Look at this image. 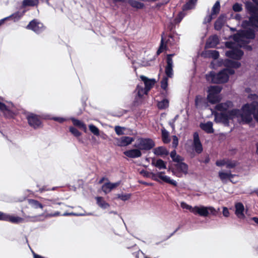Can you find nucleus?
<instances>
[{"mask_svg":"<svg viewBox=\"0 0 258 258\" xmlns=\"http://www.w3.org/2000/svg\"><path fill=\"white\" fill-rule=\"evenodd\" d=\"M29 219L27 221H30V222H36L39 221V217L38 216L35 217H29Z\"/></svg>","mask_w":258,"mask_h":258,"instance_id":"4d7b16f0","label":"nucleus"},{"mask_svg":"<svg viewBox=\"0 0 258 258\" xmlns=\"http://www.w3.org/2000/svg\"><path fill=\"white\" fill-rule=\"evenodd\" d=\"M155 146L154 142L150 139L139 138L134 147L141 150H149Z\"/></svg>","mask_w":258,"mask_h":258,"instance_id":"423d86ee","label":"nucleus"},{"mask_svg":"<svg viewBox=\"0 0 258 258\" xmlns=\"http://www.w3.org/2000/svg\"><path fill=\"white\" fill-rule=\"evenodd\" d=\"M135 92H137L138 97L141 98L144 94H147L148 91L141 84L137 86Z\"/></svg>","mask_w":258,"mask_h":258,"instance_id":"bb28decb","label":"nucleus"},{"mask_svg":"<svg viewBox=\"0 0 258 258\" xmlns=\"http://www.w3.org/2000/svg\"><path fill=\"white\" fill-rule=\"evenodd\" d=\"M221 91V88L220 86H210L208 89V95L207 96L209 102L212 104L219 102L221 99L219 95Z\"/></svg>","mask_w":258,"mask_h":258,"instance_id":"39448f33","label":"nucleus"},{"mask_svg":"<svg viewBox=\"0 0 258 258\" xmlns=\"http://www.w3.org/2000/svg\"><path fill=\"white\" fill-rule=\"evenodd\" d=\"M223 215L225 217H228L229 216V212L226 207L223 208Z\"/></svg>","mask_w":258,"mask_h":258,"instance_id":"864d4df0","label":"nucleus"},{"mask_svg":"<svg viewBox=\"0 0 258 258\" xmlns=\"http://www.w3.org/2000/svg\"><path fill=\"white\" fill-rule=\"evenodd\" d=\"M168 85V79L166 77H164L161 81V88L164 90L166 89Z\"/></svg>","mask_w":258,"mask_h":258,"instance_id":"c03bdc74","label":"nucleus"},{"mask_svg":"<svg viewBox=\"0 0 258 258\" xmlns=\"http://www.w3.org/2000/svg\"><path fill=\"white\" fill-rule=\"evenodd\" d=\"M141 80L144 82L145 88L148 91L153 87L155 84V80L153 79H148L147 77L141 76L140 77Z\"/></svg>","mask_w":258,"mask_h":258,"instance_id":"f3484780","label":"nucleus"},{"mask_svg":"<svg viewBox=\"0 0 258 258\" xmlns=\"http://www.w3.org/2000/svg\"><path fill=\"white\" fill-rule=\"evenodd\" d=\"M117 145L120 147L127 146L135 141V138L128 136H123L119 139H116Z\"/></svg>","mask_w":258,"mask_h":258,"instance_id":"f8f14e48","label":"nucleus"},{"mask_svg":"<svg viewBox=\"0 0 258 258\" xmlns=\"http://www.w3.org/2000/svg\"><path fill=\"white\" fill-rule=\"evenodd\" d=\"M162 137L164 143H168L169 142L170 139H169L168 132L165 130H162Z\"/></svg>","mask_w":258,"mask_h":258,"instance_id":"e433bc0d","label":"nucleus"},{"mask_svg":"<svg viewBox=\"0 0 258 258\" xmlns=\"http://www.w3.org/2000/svg\"><path fill=\"white\" fill-rule=\"evenodd\" d=\"M127 3L133 8L136 9H142L144 7L143 3L135 0H128Z\"/></svg>","mask_w":258,"mask_h":258,"instance_id":"c756f323","label":"nucleus"},{"mask_svg":"<svg viewBox=\"0 0 258 258\" xmlns=\"http://www.w3.org/2000/svg\"><path fill=\"white\" fill-rule=\"evenodd\" d=\"M197 1L198 0H189L183 6V10H187L193 9L195 7Z\"/></svg>","mask_w":258,"mask_h":258,"instance_id":"2f4dec72","label":"nucleus"},{"mask_svg":"<svg viewBox=\"0 0 258 258\" xmlns=\"http://www.w3.org/2000/svg\"><path fill=\"white\" fill-rule=\"evenodd\" d=\"M202 100V98L200 96H197L196 98L195 104L197 107L200 106V103Z\"/></svg>","mask_w":258,"mask_h":258,"instance_id":"6e6d98bb","label":"nucleus"},{"mask_svg":"<svg viewBox=\"0 0 258 258\" xmlns=\"http://www.w3.org/2000/svg\"><path fill=\"white\" fill-rule=\"evenodd\" d=\"M123 154L127 157L131 158H137L142 156V152L139 148L128 150L123 152Z\"/></svg>","mask_w":258,"mask_h":258,"instance_id":"ddd939ff","label":"nucleus"},{"mask_svg":"<svg viewBox=\"0 0 258 258\" xmlns=\"http://www.w3.org/2000/svg\"><path fill=\"white\" fill-rule=\"evenodd\" d=\"M176 170L177 173H174L177 176L181 177L182 174H186L188 171V166L186 164L181 162L175 164Z\"/></svg>","mask_w":258,"mask_h":258,"instance_id":"9d476101","label":"nucleus"},{"mask_svg":"<svg viewBox=\"0 0 258 258\" xmlns=\"http://www.w3.org/2000/svg\"><path fill=\"white\" fill-rule=\"evenodd\" d=\"M224 63L227 68L223 70L218 74L211 72L206 75L207 81L217 84L225 83L228 80L229 75H232L234 73L233 68H238L240 66V63L239 62L229 59H225Z\"/></svg>","mask_w":258,"mask_h":258,"instance_id":"7ed1b4c3","label":"nucleus"},{"mask_svg":"<svg viewBox=\"0 0 258 258\" xmlns=\"http://www.w3.org/2000/svg\"><path fill=\"white\" fill-rule=\"evenodd\" d=\"M8 21V18L6 17L4 19H2L0 20V26H1L2 24H3L5 21Z\"/></svg>","mask_w":258,"mask_h":258,"instance_id":"e2e57ef3","label":"nucleus"},{"mask_svg":"<svg viewBox=\"0 0 258 258\" xmlns=\"http://www.w3.org/2000/svg\"><path fill=\"white\" fill-rule=\"evenodd\" d=\"M219 42V39L217 36L214 35L210 37L206 43L207 47H215Z\"/></svg>","mask_w":258,"mask_h":258,"instance_id":"5701e85b","label":"nucleus"},{"mask_svg":"<svg viewBox=\"0 0 258 258\" xmlns=\"http://www.w3.org/2000/svg\"><path fill=\"white\" fill-rule=\"evenodd\" d=\"M243 52L239 49H232L226 52V55L230 58L238 60L241 58Z\"/></svg>","mask_w":258,"mask_h":258,"instance_id":"9b49d317","label":"nucleus"},{"mask_svg":"<svg viewBox=\"0 0 258 258\" xmlns=\"http://www.w3.org/2000/svg\"><path fill=\"white\" fill-rule=\"evenodd\" d=\"M38 3V0H23V6H37Z\"/></svg>","mask_w":258,"mask_h":258,"instance_id":"473e14b6","label":"nucleus"},{"mask_svg":"<svg viewBox=\"0 0 258 258\" xmlns=\"http://www.w3.org/2000/svg\"><path fill=\"white\" fill-rule=\"evenodd\" d=\"M117 198L121 199L122 201H126L131 197L130 194H118L117 195Z\"/></svg>","mask_w":258,"mask_h":258,"instance_id":"a18cd8bd","label":"nucleus"},{"mask_svg":"<svg viewBox=\"0 0 258 258\" xmlns=\"http://www.w3.org/2000/svg\"><path fill=\"white\" fill-rule=\"evenodd\" d=\"M226 22V17L224 15H221L216 20L215 23V29L217 30H220Z\"/></svg>","mask_w":258,"mask_h":258,"instance_id":"412c9836","label":"nucleus"},{"mask_svg":"<svg viewBox=\"0 0 258 258\" xmlns=\"http://www.w3.org/2000/svg\"><path fill=\"white\" fill-rule=\"evenodd\" d=\"M226 161H227V159H226L218 160L216 161V164L218 166H226Z\"/></svg>","mask_w":258,"mask_h":258,"instance_id":"de8ad7c7","label":"nucleus"},{"mask_svg":"<svg viewBox=\"0 0 258 258\" xmlns=\"http://www.w3.org/2000/svg\"><path fill=\"white\" fill-rule=\"evenodd\" d=\"M44 201H45V206H50L51 205L50 204V202H52V204H55V201L54 200H47V199H45L44 200Z\"/></svg>","mask_w":258,"mask_h":258,"instance_id":"13d9d810","label":"nucleus"},{"mask_svg":"<svg viewBox=\"0 0 258 258\" xmlns=\"http://www.w3.org/2000/svg\"><path fill=\"white\" fill-rule=\"evenodd\" d=\"M52 119H53L55 121H58L60 123L63 122V121L66 120V119L62 118V117H53Z\"/></svg>","mask_w":258,"mask_h":258,"instance_id":"5fc2aeb1","label":"nucleus"},{"mask_svg":"<svg viewBox=\"0 0 258 258\" xmlns=\"http://www.w3.org/2000/svg\"><path fill=\"white\" fill-rule=\"evenodd\" d=\"M71 119L72 120L74 125L83 129L85 131H86V126L82 121L74 118H71Z\"/></svg>","mask_w":258,"mask_h":258,"instance_id":"7c9ffc66","label":"nucleus"},{"mask_svg":"<svg viewBox=\"0 0 258 258\" xmlns=\"http://www.w3.org/2000/svg\"><path fill=\"white\" fill-rule=\"evenodd\" d=\"M152 164L159 169L166 168V163L161 159H158L157 160L153 159L152 162Z\"/></svg>","mask_w":258,"mask_h":258,"instance_id":"cd10ccee","label":"nucleus"},{"mask_svg":"<svg viewBox=\"0 0 258 258\" xmlns=\"http://www.w3.org/2000/svg\"><path fill=\"white\" fill-rule=\"evenodd\" d=\"M29 203L35 209H37L38 208L42 209L43 208V206L41 203L35 200H30L29 201Z\"/></svg>","mask_w":258,"mask_h":258,"instance_id":"c9c22d12","label":"nucleus"},{"mask_svg":"<svg viewBox=\"0 0 258 258\" xmlns=\"http://www.w3.org/2000/svg\"><path fill=\"white\" fill-rule=\"evenodd\" d=\"M176 155H177V154H176V152L175 150H173L170 153V157L172 158V159L174 158Z\"/></svg>","mask_w":258,"mask_h":258,"instance_id":"680f3d73","label":"nucleus"},{"mask_svg":"<svg viewBox=\"0 0 258 258\" xmlns=\"http://www.w3.org/2000/svg\"><path fill=\"white\" fill-rule=\"evenodd\" d=\"M251 92L250 88L245 89V92L248 93L247 98L251 102L243 105L241 109L229 110L233 105L230 101L217 104L215 108L221 112L214 113L215 121L227 124L229 119L237 118L242 124H249L254 119L258 122V103L255 102L258 97Z\"/></svg>","mask_w":258,"mask_h":258,"instance_id":"f257e3e1","label":"nucleus"},{"mask_svg":"<svg viewBox=\"0 0 258 258\" xmlns=\"http://www.w3.org/2000/svg\"><path fill=\"white\" fill-rule=\"evenodd\" d=\"M165 47H166V45L164 44L163 38V37H162V39H161V45H160V46L159 49L158 50V51L157 52V54H159L160 53H161L165 49Z\"/></svg>","mask_w":258,"mask_h":258,"instance_id":"49530a36","label":"nucleus"},{"mask_svg":"<svg viewBox=\"0 0 258 258\" xmlns=\"http://www.w3.org/2000/svg\"><path fill=\"white\" fill-rule=\"evenodd\" d=\"M125 129V127L120 126H115L114 127L115 132L118 136L124 135L125 133H124V131Z\"/></svg>","mask_w":258,"mask_h":258,"instance_id":"4c0bfd02","label":"nucleus"},{"mask_svg":"<svg viewBox=\"0 0 258 258\" xmlns=\"http://www.w3.org/2000/svg\"><path fill=\"white\" fill-rule=\"evenodd\" d=\"M28 29H30L39 34L43 32L45 29L43 24L37 20H33L31 21L27 26Z\"/></svg>","mask_w":258,"mask_h":258,"instance_id":"0eeeda50","label":"nucleus"},{"mask_svg":"<svg viewBox=\"0 0 258 258\" xmlns=\"http://www.w3.org/2000/svg\"><path fill=\"white\" fill-rule=\"evenodd\" d=\"M70 132L75 137H80L81 135V133L76 128L70 126L69 128Z\"/></svg>","mask_w":258,"mask_h":258,"instance_id":"a19ab883","label":"nucleus"},{"mask_svg":"<svg viewBox=\"0 0 258 258\" xmlns=\"http://www.w3.org/2000/svg\"><path fill=\"white\" fill-rule=\"evenodd\" d=\"M164 173L163 172H158L156 173V175L157 177L160 178L163 181L169 183L172 185L176 186L177 185V182L175 180L173 179H171L170 178L167 176L163 175V174Z\"/></svg>","mask_w":258,"mask_h":258,"instance_id":"aec40b11","label":"nucleus"},{"mask_svg":"<svg viewBox=\"0 0 258 258\" xmlns=\"http://www.w3.org/2000/svg\"><path fill=\"white\" fill-rule=\"evenodd\" d=\"M89 128L90 131L96 136L99 135V129L95 125L93 124H90L89 125Z\"/></svg>","mask_w":258,"mask_h":258,"instance_id":"58836bf2","label":"nucleus"},{"mask_svg":"<svg viewBox=\"0 0 258 258\" xmlns=\"http://www.w3.org/2000/svg\"><path fill=\"white\" fill-rule=\"evenodd\" d=\"M235 19L239 20L241 19V16L239 14H236L235 16Z\"/></svg>","mask_w":258,"mask_h":258,"instance_id":"774afa93","label":"nucleus"},{"mask_svg":"<svg viewBox=\"0 0 258 258\" xmlns=\"http://www.w3.org/2000/svg\"><path fill=\"white\" fill-rule=\"evenodd\" d=\"M154 153L158 156H164L168 154V151L163 147H159L154 150Z\"/></svg>","mask_w":258,"mask_h":258,"instance_id":"c85d7f7f","label":"nucleus"},{"mask_svg":"<svg viewBox=\"0 0 258 258\" xmlns=\"http://www.w3.org/2000/svg\"><path fill=\"white\" fill-rule=\"evenodd\" d=\"M28 123L30 126L34 128L40 127L41 121L39 117L34 113H29L26 116Z\"/></svg>","mask_w":258,"mask_h":258,"instance_id":"6e6552de","label":"nucleus"},{"mask_svg":"<svg viewBox=\"0 0 258 258\" xmlns=\"http://www.w3.org/2000/svg\"><path fill=\"white\" fill-rule=\"evenodd\" d=\"M200 127L207 133H212L214 132L213 123L211 121H208L205 123H201L200 124Z\"/></svg>","mask_w":258,"mask_h":258,"instance_id":"393cba45","label":"nucleus"},{"mask_svg":"<svg viewBox=\"0 0 258 258\" xmlns=\"http://www.w3.org/2000/svg\"><path fill=\"white\" fill-rule=\"evenodd\" d=\"M69 215H74V216H83L84 214H76L74 213H69Z\"/></svg>","mask_w":258,"mask_h":258,"instance_id":"0e129e2a","label":"nucleus"},{"mask_svg":"<svg viewBox=\"0 0 258 258\" xmlns=\"http://www.w3.org/2000/svg\"><path fill=\"white\" fill-rule=\"evenodd\" d=\"M213 15H212V14L206 16L204 20L203 23L204 24H206L207 23L210 22L213 18Z\"/></svg>","mask_w":258,"mask_h":258,"instance_id":"3c124183","label":"nucleus"},{"mask_svg":"<svg viewBox=\"0 0 258 258\" xmlns=\"http://www.w3.org/2000/svg\"><path fill=\"white\" fill-rule=\"evenodd\" d=\"M183 17V16L182 15V13H180L178 15V17L176 18V19H175V23H179L181 21V20H182Z\"/></svg>","mask_w":258,"mask_h":258,"instance_id":"bf43d9fd","label":"nucleus"},{"mask_svg":"<svg viewBox=\"0 0 258 258\" xmlns=\"http://www.w3.org/2000/svg\"><path fill=\"white\" fill-rule=\"evenodd\" d=\"M173 54H168L167 56V65L165 67V74L167 77L172 78L173 76V62L172 57Z\"/></svg>","mask_w":258,"mask_h":258,"instance_id":"1a4fd4ad","label":"nucleus"},{"mask_svg":"<svg viewBox=\"0 0 258 258\" xmlns=\"http://www.w3.org/2000/svg\"><path fill=\"white\" fill-rule=\"evenodd\" d=\"M194 147L195 151L198 153H200L203 151L202 144L200 141L199 136L197 133L194 134Z\"/></svg>","mask_w":258,"mask_h":258,"instance_id":"2eb2a0df","label":"nucleus"},{"mask_svg":"<svg viewBox=\"0 0 258 258\" xmlns=\"http://www.w3.org/2000/svg\"><path fill=\"white\" fill-rule=\"evenodd\" d=\"M192 213L195 215H199L203 217H207L209 214L216 216L218 211L213 207L199 206L194 207Z\"/></svg>","mask_w":258,"mask_h":258,"instance_id":"20e7f679","label":"nucleus"},{"mask_svg":"<svg viewBox=\"0 0 258 258\" xmlns=\"http://www.w3.org/2000/svg\"><path fill=\"white\" fill-rule=\"evenodd\" d=\"M220 9V5L219 1H217L213 6L212 9V15H216L219 13Z\"/></svg>","mask_w":258,"mask_h":258,"instance_id":"72a5a7b5","label":"nucleus"},{"mask_svg":"<svg viewBox=\"0 0 258 258\" xmlns=\"http://www.w3.org/2000/svg\"><path fill=\"white\" fill-rule=\"evenodd\" d=\"M180 206L182 209L188 210L191 212L192 213V210H194V207H192L191 206L187 205L186 203H185L184 202H181Z\"/></svg>","mask_w":258,"mask_h":258,"instance_id":"37998d69","label":"nucleus"},{"mask_svg":"<svg viewBox=\"0 0 258 258\" xmlns=\"http://www.w3.org/2000/svg\"><path fill=\"white\" fill-rule=\"evenodd\" d=\"M6 214L0 212V220L5 221Z\"/></svg>","mask_w":258,"mask_h":258,"instance_id":"052dcab7","label":"nucleus"},{"mask_svg":"<svg viewBox=\"0 0 258 258\" xmlns=\"http://www.w3.org/2000/svg\"><path fill=\"white\" fill-rule=\"evenodd\" d=\"M173 161L174 162H176L177 163L182 162L183 158L180 156L179 155H177L174 158H173Z\"/></svg>","mask_w":258,"mask_h":258,"instance_id":"603ef678","label":"nucleus"},{"mask_svg":"<svg viewBox=\"0 0 258 258\" xmlns=\"http://www.w3.org/2000/svg\"><path fill=\"white\" fill-rule=\"evenodd\" d=\"M237 163L235 161L227 159L226 167L227 168H233L236 166Z\"/></svg>","mask_w":258,"mask_h":258,"instance_id":"ea45409f","label":"nucleus"},{"mask_svg":"<svg viewBox=\"0 0 258 258\" xmlns=\"http://www.w3.org/2000/svg\"><path fill=\"white\" fill-rule=\"evenodd\" d=\"M0 110L4 112H8L9 113V110L8 107L1 102H0Z\"/></svg>","mask_w":258,"mask_h":258,"instance_id":"09e8293b","label":"nucleus"},{"mask_svg":"<svg viewBox=\"0 0 258 258\" xmlns=\"http://www.w3.org/2000/svg\"><path fill=\"white\" fill-rule=\"evenodd\" d=\"M235 214L236 216L240 219H243L245 216L244 214V207L241 203H237L235 205Z\"/></svg>","mask_w":258,"mask_h":258,"instance_id":"4468645a","label":"nucleus"},{"mask_svg":"<svg viewBox=\"0 0 258 258\" xmlns=\"http://www.w3.org/2000/svg\"><path fill=\"white\" fill-rule=\"evenodd\" d=\"M232 9L235 12H241L242 10V5L236 3L233 5Z\"/></svg>","mask_w":258,"mask_h":258,"instance_id":"79ce46f5","label":"nucleus"},{"mask_svg":"<svg viewBox=\"0 0 258 258\" xmlns=\"http://www.w3.org/2000/svg\"><path fill=\"white\" fill-rule=\"evenodd\" d=\"M169 106V101L167 99H164L158 103V107L160 109L167 108Z\"/></svg>","mask_w":258,"mask_h":258,"instance_id":"f704fd0d","label":"nucleus"},{"mask_svg":"<svg viewBox=\"0 0 258 258\" xmlns=\"http://www.w3.org/2000/svg\"><path fill=\"white\" fill-rule=\"evenodd\" d=\"M169 1L170 0H163V1H164L163 3H161V4H159L157 5V6H159V7H160L162 5L167 4V3L169 2Z\"/></svg>","mask_w":258,"mask_h":258,"instance_id":"69168bd1","label":"nucleus"},{"mask_svg":"<svg viewBox=\"0 0 258 258\" xmlns=\"http://www.w3.org/2000/svg\"><path fill=\"white\" fill-rule=\"evenodd\" d=\"M178 144V139L176 136H173L172 146L175 148L177 146Z\"/></svg>","mask_w":258,"mask_h":258,"instance_id":"8fccbe9b","label":"nucleus"},{"mask_svg":"<svg viewBox=\"0 0 258 258\" xmlns=\"http://www.w3.org/2000/svg\"><path fill=\"white\" fill-rule=\"evenodd\" d=\"M255 223L258 224V218L257 217H252L251 219Z\"/></svg>","mask_w":258,"mask_h":258,"instance_id":"338daca9","label":"nucleus"},{"mask_svg":"<svg viewBox=\"0 0 258 258\" xmlns=\"http://www.w3.org/2000/svg\"><path fill=\"white\" fill-rule=\"evenodd\" d=\"M251 2L245 3V8L250 16L248 21L245 20L242 23V26L244 28H248L239 31L233 36V39L236 45L240 47H245L250 50L252 48L247 45L250 40L254 38V32L253 28H248L249 27L258 28V0H252Z\"/></svg>","mask_w":258,"mask_h":258,"instance_id":"f03ea898","label":"nucleus"},{"mask_svg":"<svg viewBox=\"0 0 258 258\" xmlns=\"http://www.w3.org/2000/svg\"><path fill=\"white\" fill-rule=\"evenodd\" d=\"M97 205L103 209H106L110 207V205L107 203L101 197H97L96 198Z\"/></svg>","mask_w":258,"mask_h":258,"instance_id":"b1692460","label":"nucleus"},{"mask_svg":"<svg viewBox=\"0 0 258 258\" xmlns=\"http://www.w3.org/2000/svg\"><path fill=\"white\" fill-rule=\"evenodd\" d=\"M234 176V175L232 174L230 172H224L223 171H220L219 172V177L223 183H226L228 180L231 181V178Z\"/></svg>","mask_w":258,"mask_h":258,"instance_id":"a211bd4d","label":"nucleus"},{"mask_svg":"<svg viewBox=\"0 0 258 258\" xmlns=\"http://www.w3.org/2000/svg\"><path fill=\"white\" fill-rule=\"evenodd\" d=\"M25 13V11H23L22 12H17L11 15H10L9 17H7L8 18V21H12L14 22H17L18 21H19L22 17L24 16V14Z\"/></svg>","mask_w":258,"mask_h":258,"instance_id":"6ab92c4d","label":"nucleus"},{"mask_svg":"<svg viewBox=\"0 0 258 258\" xmlns=\"http://www.w3.org/2000/svg\"><path fill=\"white\" fill-rule=\"evenodd\" d=\"M6 221L11 222L13 223H20L24 221V219L18 216H12L9 214L6 215Z\"/></svg>","mask_w":258,"mask_h":258,"instance_id":"4be33fe9","label":"nucleus"},{"mask_svg":"<svg viewBox=\"0 0 258 258\" xmlns=\"http://www.w3.org/2000/svg\"><path fill=\"white\" fill-rule=\"evenodd\" d=\"M203 55L205 57H211L214 59L218 58L219 56V52L215 50H207L203 53Z\"/></svg>","mask_w":258,"mask_h":258,"instance_id":"a878e982","label":"nucleus"},{"mask_svg":"<svg viewBox=\"0 0 258 258\" xmlns=\"http://www.w3.org/2000/svg\"><path fill=\"white\" fill-rule=\"evenodd\" d=\"M120 184V182H117L115 183L107 182L104 184L102 186V191L105 194L109 193L111 190L118 186Z\"/></svg>","mask_w":258,"mask_h":258,"instance_id":"dca6fc26","label":"nucleus"}]
</instances>
